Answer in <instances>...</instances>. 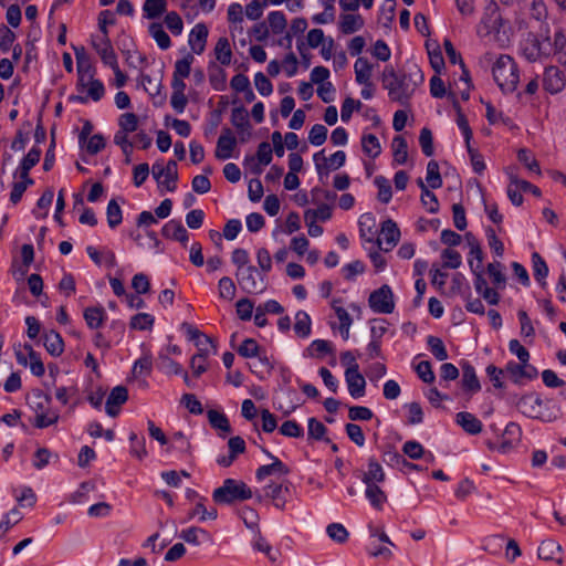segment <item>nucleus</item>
Returning a JSON list of instances; mask_svg holds the SVG:
<instances>
[{
  "label": "nucleus",
  "mask_w": 566,
  "mask_h": 566,
  "mask_svg": "<svg viewBox=\"0 0 566 566\" xmlns=\"http://www.w3.org/2000/svg\"><path fill=\"white\" fill-rule=\"evenodd\" d=\"M423 80V74L417 65H413L409 73H398L392 65H387L381 75L384 88L388 91L390 101L402 106L409 105L417 86L422 84Z\"/></svg>",
  "instance_id": "obj_1"
},
{
  "label": "nucleus",
  "mask_w": 566,
  "mask_h": 566,
  "mask_svg": "<svg viewBox=\"0 0 566 566\" xmlns=\"http://www.w3.org/2000/svg\"><path fill=\"white\" fill-rule=\"evenodd\" d=\"M517 408L524 416L543 422L555 421L560 416V409L553 400L542 399L537 394L524 395Z\"/></svg>",
  "instance_id": "obj_2"
},
{
  "label": "nucleus",
  "mask_w": 566,
  "mask_h": 566,
  "mask_svg": "<svg viewBox=\"0 0 566 566\" xmlns=\"http://www.w3.org/2000/svg\"><path fill=\"white\" fill-rule=\"evenodd\" d=\"M492 72L494 81L503 92L512 93L516 90L520 74L516 63L510 55H500L493 65Z\"/></svg>",
  "instance_id": "obj_3"
},
{
  "label": "nucleus",
  "mask_w": 566,
  "mask_h": 566,
  "mask_svg": "<svg viewBox=\"0 0 566 566\" xmlns=\"http://www.w3.org/2000/svg\"><path fill=\"white\" fill-rule=\"evenodd\" d=\"M252 491L248 484L240 480L226 479L220 488L212 493L216 504H232L237 501H245L252 497Z\"/></svg>",
  "instance_id": "obj_4"
},
{
  "label": "nucleus",
  "mask_w": 566,
  "mask_h": 566,
  "mask_svg": "<svg viewBox=\"0 0 566 566\" xmlns=\"http://www.w3.org/2000/svg\"><path fill=\"white\" fill-rule=\"evenodd\" d=\"M521 54L528 62L533 63L552 55L551 38L546 31L543 40L533 33H528L527 38L521 43Z\"/></svg>",
  "instance_id": "obj_5"
},
{
  "label": "nucleus",
  "mask_w": 566,
  "mask_h": 566,
  "mask_svg": "<svg viewBox=\"0 0 566 566\" xmlns=\"http://www.w3.org/2000/svg\"><path fill=\"white\" fill-rule=\"evenodd\" d=\"M235 277L241 290L248 294H261L268 287V280L264 273L258 271L253 265L235 272Z\"/></svg>",
  "instance_id": "obj_6"
},
{
  "label": "nucleus",
  "mask_w": 566,
  "mask_h": 566,
  "mask_svg": "<svg viewBox=\"0 0 566 566\" xmlns=\"http://www.w3.org/2000/svg\"><path fill=\"white\" fill-rule=\"evenodd\" d=\"M369 307L379 314H391L395 310L394 294L389 285L384 284L370 293Z\"/></svg>",
  "instance_id": "obj_7"
},
{
  "label": "nucleus",
  "mask_w": 566,
  "mask_h": 566,
  "mask_svg": "<svg viewBox=\"0 0 566 566\" xmlns=\"http://www.w3.org/2000/svg\"><path fill=\"white\" fill-rule=\"evenodd\" d=\"M261 451L272 460L271 464L261 465L258 468L255 472V478L258 481H263L265 478L270 475H287L290 473V468L283 463L277 457L273 455L266 448L260 447Z\"/></svg>",
  "instance_id": "obj_8"
},
{
  "label": "nucleus",
  "mask_w": 566,
  "mask_h": 566,
  "mask_svg": "<svg viewBox=\"0 0 566 566\" xmlns=\"http://www.w3.org/2000/svg\"><path fill=\"white\" fill-rule=\"evenodd\" d=\"M91 44L105 65H116L117 56L108 35H92Z\"/></svg>",
  "instance_id": "obj_9"
},
{
  "label": "nucleus",
  "mask_w": 566,
  "mask_h": 566,
  "mask_svg": "<svg viewBox=\"0 0 566 566\" xmlns=\"http://www.w3.org/2000/svg\"><path fill=\"white\" fill-rule=\"evenodd\" d=\"M481 24L485 29V35L490 33L500 34L505 25V21L499 12V7L492 2L486 7V11L481 20Z\"/></svg>",
  "instance_id": "obj_10"
},
{
  "label": "nucleus",
  "mask_w": 566,
  "mask_h": 566,
  "mask_svg": "<svg viewBox=\"0 0 566 566\" xmlns=\"http://www.w3.org/2000/svg\"><path fill=\"white\" fill-rule=\"evenodd\" d=\"M291 482L285 480L282 483L271 482L264 488L265 496L271 499L274 506L284 510L286 505L285 494L290 493Z\"/></svg>",
  "instance_id": "obj_11"
},
{
  "label": "nucleus",
  "mask_w": 566,
  "mask_h": 566,
  "mask_svg": "<svg viewBox=\"0 0 566 566\" xmlns=\"http://www.w3.org/2000/svg\"><path fill=\"white\" fill-rule=\"evenodd\" d=\"M565 86L564 73L554 65L545 67L543 87L551 94L559 93Z\"/></svg>",
  "instance_id": "obj_12"
},
{
  "label": "nucleus",
  "mask_w": 566,
  "mask_h": 566,
  "mask_svg": "<svg viewBox=\"0 0 566 566\" xmlns=\"http://www.w3.org/2000/svg\"><path fill=\"white\" fill-rule=\"evenodd\" d=\"M345 380L347 384L349 395L357 399L361 398L366 394V380L360 374L359 369L346 368Z\"/></svg>",
  "instance_id": "obj_13"
},
{
  "label": "nucleus",
  "mask_w": 566,
  "mask_h": 566,
  "mask_svg": "<svg viewBox=\"0 0 566 566\" xmlns=\"http://www.w3.org/2000/svg\"><path fill=\"white\" fill-rule=\"evenodd\" d=\"M235 146L237 139L232 130L228 127H224L217 142L214 154L216 158H218L219 160H226L230 158Z\"/></svg>",
  "instance_id": "obj_14"
},
{
  "label": "nucleus",
  "mask_w": 566,
  "mask_h": 566,
  "mask_svg": "<svg viewBox=\"0 0 566 566\" xmlns=\"http://www.w3.org/2000/svg\"><path fill=\"white\" fill-rule=\"evenodd\" d=\"M128 400V390L125 386L114 387L106 400V413L109 417H116L119 413V407Z\"/></svg>",
  "instance_id": "obj_15"
},
{
  "label": "nucleus",
  "mask_w": 566,
  "mask_h": 566,
  "mask_svg": "<svg viewBox=\"0 0 566 566\" xmlns=\"http://www.w3.org/2000/svg\"><path fill=\"white\" fill-rule=\"evenodd\" d=\"M231 124L241 134V142H245L251 136L249 113L243 106H238L232 109Z\"/></svg>",
  "instance_id": "obj_16"
},
{
  "label": "nucleus",
  "mask_w": 566,
  "mask_h": 566,
  "mask_svg": "<svg viewBox=\"0 0 566 566\" xmlns=\"http://www.w3.org/2000/svg\"><path fill=\"white\" fill-rule=\"evenodd\" d=\"M161 234L166 239L180 242L184 247L187 245L189 233L179 220L172 219L168 221L161 229Z\"/></svg>",
  "instance_id": "obj_17"
},
{
  "label": "nucleus",
  "mask_w": 566,
  "mask_h": 566,
  "mask_svg": "<svg viewBox=\"0 0 566 566\" xmlns=\"http://www.w3.org/2000/svg\"><path fill=\"white\" fill-rule=\"evenodd\" d=\"M209 31L205 23H197L190 31L188 43L196 54H201L207 44Z\"/></svg>",
  "instance_id": "obj_18"
},
{
  "label": "nucleus",
  "mask_w": 566,
  "mask_h": 566,
  "mask_svg": "<svg viewBox=\"0 0 566 566\" xmlns=\"http://www.w3.org/2000/svg\"><path fill=\"white\" fill-rule=\"evenodd\" d=\"M537 555L543 560H553L557 564L563 562L562 546L553 539L543 541L538 546Z\"/></svg>",
  "instance_id": "obj_19"
},
{
  "label": "nucleus",
  "mask_w": 566,
  "mask_h": 566,
  "mask_svg": "<svg viewBox=\"0 0 566 566\" xmlns=\"http://www.w3.org/2000/svg\"><path fill=\"white\" fill-rule=\"evenodd\" d=\"M380 235L388 245L382 250L388 252L398 243L400 239V230L394 220L387 219L381 223Z\"/></svg>",
  "instance_id": "obj_20"
},
{
  "label": "nucleus",
  "mask_w": 566,
  "mask_h": 566,
  "mask_svg": "<svg viewBox=\"0 0 566 566\" xmlns=\"http://www.w3.org/2000/svg\"><path fill=\"white\" fill-rule=\"evenodd\" d=\"M43 345L46 352L54 357H59L64 350L62 336L53 329L43 335Z\"/></svg>",
  "instance_id": "obj_21"
},
{
  "label": "nucleus",
  "mask_w": 566,
  "mask_h": 566,
  "mask_svg": "<svg viewBox=\"0 0 566 566\" xmlns=\"http://www.w3.org/2000/svg\"><path fill=\"white\" fill-rule=\"evenodd\" d=\"M457 423L470 434H478L482 431L483 428L481 420L467 411L457 413Z\"/></svg>",
  "instance_id": "obj_22"
},
{
  "label": "nucleus",
  "mask_w": 566,
  "mask_h": 566,
  "mask_svg": "<svg viewBox=\"0 0 566 566\" xmlns=\"http://www.w3.org/2000/svg\"><path fill=\"white\" fill-rule=\"evenodd\" d=\"M386 479V474L381 464L374 457L368 459V469L363 473L364 483H381Z\"/></svg>",
  "instance_id": "obj_23"
},
{
  "label": "nucleus",
  "mask_w": 566,
  "mask_h": 566,
  "mask_svg": "<svg viewBox=\"0 0 566 566\" xmlns=\"http://www.w3.org/2000/svg\"><path fill=\"white\" fill-rule=\"evenodd\" d=\"M366 490L365 495L371 506L378 511H381L384 504L387 502L386 493L378 486L377 483H365Z\"/></svg>",
  "instance_id": "obj_24"
},
{
  "label": "nucleus",
  "mask_w": 566,
  "mask_h": 566,
  "mask_svg": "<svg viewBox=\"0 0 566 566\" xmlns=\"http://www.w3.org/2000/svg\"><path fill=\"white\" fill-rule=\"evenodd\" d=\"M207 417L210 426L213 429L221 431V433L219 434L221 438H224L228 433L231 432L229 419L224 413L210 409L207 412Z\"/></svg>",
  "instance_id": "obj_25"
},
{
  "label": "nucleus",
  "mask_w": 566,
  "mask_h": 566,
  "mask_svg": "<svg viewBox=\"0 0 566 566\" xmlns=\"http://www.w3.org/2000/svg\"><path fill=\"white\" fill-rule=\"evenodd\" d=\"M462 388L471 392H478L481 389L474 367L469 364H462Z\"/></svg>",
  "instance_id": "obj_26"
},
{
  "label": "nucleus",
  "mask_w": 566,
  "mask_h": 566,
  "mask_svg": "<svg viewBox=\"0 0 566 566\" xmlns=\"http://www.w3.org/2000/svg\"><path fill=\"white\" fill-rule=\"evenodd\" d=\"M364 27V19L360 14H342L339 30L344 34H352Z\"/></svg>",
  "instance_id": "obj_27"
},
{
  "label": "nucleus",
  "mask_w": 566,
  "mask_h": 566,
  "mask_svg": "<svg viewBox=\"0 0 566 566\" xmlns=\"http://www.w3.org/2000/svg\"><path fill=\"white\" fill-rule=\"evenodd\" d=\"M163 177V181H159V189L164 187L168 191H175L178 181V168L175 160H168L167 165L165 166V172Z\"/></svg>",
  "instance_id": "obj_28"
},
{
  "label": "nucleus",
  "mask_w": 566,
  "mask_h": 566,
  "mask_svg": "<svg viewBox=\"0 0 566 566\" xmlns=\"http://www.w3.org/2000/svg\"><path fill=\"white\" fill-rule=\"evenodd\" d=\"M86 325L91 329L101 327L105 319V310L103 306L86 307L83 313Z\"/></svg>",
  "instance_id": "obj_29"
},
{
  "label": "nucleus",
  "mask_w": 566,
  "mask_h": 566,
  "mask_svg": "<svg viewBox=\"0 0 566 566\" xmlns=\"http://www.w3.org/2000/svg\"><path fill=\"white\" fill-rule=\"evenodd\" d=\"M355 77L358 84H367L371 81L373 65L366 57H358L354 64Z\"/></svg>",
  "instance_id": "obj_30"
},
{
  "label": "nucleus",
  "mask_w": 566,
  "mask_h": 566,
  "mask_svg": "<svg viewBox=\"0 0 566 566\" xmlns=\"http://www.w3.org/2000/svg\"><path fill=\"white\" fill-rule=\"evenodd\" d=\"M166 0H145L143 6L144 15L149 20L159 18L164 12H166Z\"/></svg>",
  "instance_id": "obj_31"
},
{
  "label": "nucleus",
  "mask_w": 566,
  "mask_h": 566,
  "mask_svg": "<svg viewBox=\"0 0 566 566\" xmlns=\"http://www.w3.org/2000/svg\"><path fill=\"white\" fill-rule=\"evenodd\" d=\"M28 403L31 407V409L35 412V416H39V413L49 410V407L51 405V397L38 389L33 391L32 397Z\"/></svg>",
  "instance_id": "obj_32"
},
{
  "label": "nucleus",
  "mask_w": 566,
  "mask_h": 566,
  "mask_svg": "<svg viewBox=\"0 0 566 566\" xmlns=\"http://www.w3.org/2000/svg\"><path fill=\"white\" fill-rule=\"evenodd\" d=\"M533 273L535 280L541 283L542 286L546 285V276L548 275V266L545 260L538 252L532 253Z\"/></svg>",
  "instance_id": "obj_33"
},
{
  "label": "nucleus",
  "mask_w": 566,
  "mask_h": 566,
  "mask_svg": "<svg viewBox=\"0 0 566 566\" xmlns=\"http://www.w3.org/2000/svg\"><path fill=\"white\" fill-rule=\"evenodd\" d=\"M253 548L265 554L271 563H276L280 557V552L274 551L270 543L261 535L258 530L255 539L253 542Z\"/></svg>",
  "instance_id": "obj_34"
},
{
  "label": "nucleus",
  "mask_w": 566,
  "mask_h": 566,
  "mask_svg": "<svg viewBox=\"0 0 566 566\" xmlns=\"http://www.w3.org/2000/svg\"><path fill=\"white\" fill-rule=\"evenodd\" d=\"M394 161L398 165L406 164L408 159V144L405 137L397 135L392 139Z\"/></svg>",
  "instance_id": "obj_35"
},
{
  "label": "nucleus",
  "mask_w": 566,
  "mask_h": 566,
  "mask_svg": "<svg viewBox=\"0 0 566 566\" xmlns=\"http://www.w3.org/2000/svg\"><path fill=\"white\" fill-rule=\"evenodd\" d=\"M149 34L161 50H167L171 46V40L160 23L153 22L149 25Z\"/></svg>",
  "instance_id": "obj_36"
},
{
  "label": "nucleus",
  "mask_w": 566,
  "mask_h": 566,
  "mask_svg": "<svg viewBox=\"0 0 566 566\" xmlns=\"http://www.w3.org/2000/svg\"><path fill=\"white\" fill-rule=\"evenodd\" d=\"M363 151L370 158H376L381 153V146L376 135L365 134L361 137Z\"/></svg>",
  "instance_id": "obj_37"
},
{
  "label": "nucleus",
  "mask_w": 566,
  "mask_h": 566,
  "mask_svg": "<svg viewBox=\"0 0 566 566\" xmlns=\"http://www.w3.org/2000/svg\"><path fill=\"white\" fill-rule=\"evenodd\" d=\"M179 537L185 542L197 546L200 545L201 543L200 537H202L203 539H209L210 535L207 531L200 527L191 526L187 530H182L181 533L179 534Z\"/></svg>",
  "instance_id": "obj_38"
},
{
  "label": "nucleus",
  "mask_w": 566,
  "mask_h": 566,
  "mask_svg": "<svg viewBox=\"0 0 566 566\" xmlns=\"http://www.w3.org/2000/svg\"><path fill=\"white\" fill-rule=\"evenodd\" d=\"M214 54L216 59L222 64V65H229L232 57V51L230 48L229 40L224 36L220 38L217 41V44L214 46Z\"/></svg>",
  "instance_id": "obj_39"
},
{
  "label": "nucleus",
  "mask_w": 566,
  "mask_h": 566,
  "mask_svg": "<svg viewBox=\"0 0 566 566\" xmlns=\"http://www.w3.org/2000/svg\"><path fill=\"white\" fill-rule=\"evenodd\" d=\"M311 317L304 311H298L295 315L294 332L297 336L305 338L311 334Z\"/></svg>",
  "instance_id": "obj_40"
},
{
  "label": "nucleus",
  "mask_w": 566,
  "mask_h": 566,
  "mask_svg": "<svg viewBox=\"0 0 566 566\" xmlns=\"http://www.w3.org/2000/svg\"><path fill=\"white\" fill-rule=\"evenodd\" d=\"M87 97L92 98L94 102H98L103 98L105 94V87L102 81L94 78V74H88L87 76Z\"/></svg>",
  "instance_id": "obj_41"
},
{
  "label": "nucleus",
  "mask_w": 566,
  "mask_h": 566,
  "mask_svg": "<svg viewBox=\"0 0 566 566\" xmlns=\"http://www.w3.org/2000/svg\"><path fill=\"white\" fill-rule=\"evenodd\" d=\"M130 441V454L136 457L138 460H143L148 455L146 450V440L144 437H138L136 432L129 433Z\"/></svg>",
  "instance_id": "obj_42"
},
{
  "label": "nucleus",
  "mask_w": 566,
  "mask_h": 566,
  "mask_svg": "<svg viewBox=\"0 0 566 566\" xmlns=\"http://www.w3.org/2000/svg\"><path fill=\"white\" fill-rule=\"evenodd\" d=\"M41 154L42 151L39 147H32L21 160L18 170H23V176H27V174L39 164Z\"/></svg>",
  "instance_id": "obj_43"
},
{
  "label": "nucleus",
  "mask_w": 566,
  "mask_h": 566,
  "mask_svg": "<svg viewBox=\"0 0 566 566\" xmlns=\"http://www.w3.org/2000/svg\"><path fill=\"white\" fill-rule=\"evenodd\" d=\"M307 355L311 357H323L333 353L332 343L324 339H315L306 348Z\"/></svg>",
  "instance_id": "obj_44"
},
{
  "label": "nucleus",
  "mask_w": 566,
  "mask_h": 566,
  "mask_svg": "<svg viewBox=\"0 0 566 566\" xmlns=\"http://www.w3.org/2000/svg\"><path fill=\"white\" fill-rule=\"evenodd\" d=\"M426 181L431 189L442 187V177L440 175L439 164L436 160H430L427 165Z\"/></svg>",
  "instance_id": "obj_45"
},
{
  "label": "nucleus",
  "mask_w": 566,
  "mask_h": 566,
  "mask_svg": "<svg viewBox=\"0 0 566 566\" xmlns=\"http://www.w3.org/2000/svg\"><path fill=\"white\" fill-rule=\"evenodd\" d=\"M24 349L28 352L30 358L31 373L36 377L43 376L45 368L41 360L40 354L36 353L30 344H24Z\"/></svg>",
  "instance_id": "obj_46"
},
{
  "label": "nucleus",
  "mask_w": 566,
  "mask_h": 566,
  "mask_svg": "<svg viewBox=\"0 0 566 566\" xmlns=\"http://www.w3.org/2000/svg\"><path fill=\"white\" fill-rule=\"evenodd\" d=\"M107 223L109 228L114 229L122 223L123 212L115 199L109 200L106 208Z\"/></svg>",
  "instance_id": "obj_47"
},
{
  "label": "nucleus",
  "mask_w": 566,
  "mask_h": 566,
  "mask_svg": "<svg viewBox=\"0 0 566 566\" xmlns=\"http://www.w3.org/2000/svg\"><path fill=\"white\" fill-rule=\"evenodd\" d=\"M427 345L438 360L443 361L448 358V352L441 338L430 335L427 338Z\"/></svg>",
  "instance_id": "obj_48"
},
{
  "label": "nucleus",
  "mask_w": 566,
  "mask_h": 566,
  "mask_svg": "<svg viewBox=\"0 0 566 566\" xmlns=\"http://www.w3.org/2000/svg\"><path fill=\"white\" fill-rule=\"evenodd\" d=\"M374 182L378 188V200L382 203H388L392 197V190L388 179L384 176H377Z\"/></svg>",
  "instance_id": "obj_49"
},
{
  "label": "nucleus",
  "mask_w": 566,
  "mask_h": 566,
  "mask_svg": "<svg viewBox=\"0 0 566 566\" xmlns=\"http://www.w3.org/2000/svg\"><path fill=\"white\" fill-rule=\"evenodd\" d=\"M260 349L261 347L255 339L245 338L237 350L241 357L253 358L255 356H260Z\"/></svg>",
  "instance_id": "obj_50"
},
{
  "label": "nucleus",
  "mask_w": 566,
  "mask_h": 566,
  "mask_svg": "<svg viewBox=\"0 0 566 566\" xmlns=\"http://www.w3.org/2000/svg\"><path fill=\"white\" fill-rule=\"evenodd\" d=\"M269 25L274 34H281L286 28V18L282 11H273L268 15Z\"/></svg>",
  "instance_id": "obj_51"
},
{
  "label": "nucleus",
  "mask_w": 566,
  "mask_h": 566,
  "mask_svg": "<svg viewBox=\"0 0 566 566\" xmlns=\"http://www.w3.org/2000/svg\"><path fill=\"white\" fill-rule=\"evenodd\" d=\"M195 57L191 53H187L182 59L177 60L175 63V71L172 76L188 77L191 72V64Z\"/></svg>",
  "instance_id": "obj_52"
},
{
  "label": "nucleus",
  "mask_w": 566,
  "mask_h": 566,
  "mask_svg": "<svg viewBox=\"0 0 566 566\" xmlns=\"http://www.w3.org/2000/svg\"><path fill=\"white\" fill-rule=\"evenodd\" d=\"M381 460L389 467L400 468L403 457L392 446H387L381 451Z\"/></svg>",
  "instance_id": "obj_53"
},
{
  "label": "nucleus",
  "mask_w": 566,
  "mask_h": 566,
  "mask_svg": "<svg viewBox=\"0 0 566 566\" xmlns=\"http://www.w3.org/2000/svg\"><path fill=\"white\" fill-rule=\"evenodd\" d=\"M501 268L502 264L500 262L489 263L486 268L493 285L497 289H503L506 283V277L502 273Z\"/></svg>",
  "instance_id": "obj_54"
},
{
  "label": "nucleus",
  "mask_w": 566,
  "mask_h": 566,
  "mask_svg": "<svg viewBox=\"0 0 566 566\" xmlns=\"http://www.w3.org/2000/svg\"><path fill=\"white\" fill-rule=\"evenodd\" d=\"M153 369V361L150 357L144 356L135 361L132 374L135 378L147 377Z\"/></svg>",
  "instance_id": "obj_55"
},
{
  "label": "nucleus",
  "mask_w": 566,
  "mask_h": 566,
  "mask_svg": "<svg viewBox=\"0 0 566 566\" xmlns=\"http://www.w3.org/2000/svg\"><path fill=\"white\" fill-rule=\"evenodd\" d=\"M327 431V428L325 424L321 421H318L316 418H310L308 419V437L314 440H324L326 442H331L328 438L324 439V436Z\"/></svg>",
  "instance_id": "obj_56"
},
{
  "label": "nucleus",
  "mask_w": 566,
  "mask_h": 566,
  "mask_svg": "<svg viewBox=\"0 0 566 566\" xmlns=\"http://www.w3.org/2000/svg\"><path fill=\"white\" fill-rule=\"evenodd\" d=\"M155 318L147 313H138L130 319V327L138 331L150 329L154 325Z\"/></svg>",
  "instance_id": "obj_57"
},
{
  "label": "nucleus",
  "mask_w": 566,
  "mask_h": 566,
  "mask_svg": "<svg viewBox=\"0 0 566 566\" xmlns=\"http://www.w3.org/2000/svg\"><path fill=\"white\" fill-rule=\"evenodd\" d=\"M517 158L530 171L541 174L539 164L530 149L521 148L517 153Z\"/></svg>",
  "instance_id": "obj_58"
},
{
  "label": "nucleus",
  "mask_w": 566,
  "mask_h": 566,
  "mask_svg": "<svg viewBox=\"0 0 566 566\" xmlns=\"http://www.w3.org/2000/svg\"><path fill=\"white\" fill-rule=\"evenodd\" d=\"M219 296L224 300H233L235 296V284L233 280L229 276H223L219 280Z\"/></svg>",
  "instance_id": "obj_59"
},
{
  "label": "nucleus",
  "mask_w": 566,
  "mask_h": 566,
  "mask_svg": "<svg viewBox=\"0 0 566 566\" xmlns=\"http://www.w3.org/2000/svg\"><path fill=\"white\" fill-rule=\"evenodd\" d=\"M22 517L21 512L15 507L7 513L0 522V536H3L13 525L18 524Z\"/></svg>",
  "instance_id": "obj_60"
},
{
  "label": "nucleus",
  "mask_w": 566,
  "mask_h": 566,
  "mask_svg": "<svg viewBox=\"0 0 566 566\" xmlns=\"http://www.w3.org/2000/svg\"><path fill=\"white\" fill-rule=\"evenodd\" d=\"M419 144H420L422 153L427 157H430L433 155V153H434L433 136H432V132L428 127H423L420 130Z\"/></svg>",
  "instance_id": "obj_61"
},
{
  "label": "nucleus",
  "mask_w": 566,
  "mask_h": 566,
  "mask_svg": "<svg viewBox=\"0 0 566 566\" xmlns=\"http://www.w3.org/2000/svg\"><path fill=\"white\" fill-rule=\"evenodd\" d=\"M327 535L336 543L343 544L348 539V532L340 523H332L326 528Z\"/></svg>",
  "instance_id": "obj_62"
},
{
  "label": "nucleus",
  "mask_w": 566,
  "mask_h": 566,
  "mask_svg": "<svg viewBox=\"0 0 566 566\" xmlns=\"http://www.w3.org/2000/svg\"><path fill=\"white\" fill-rule=\"evenodd\" d=\"M165 23L174 35H180L184 30V22L176 11H170L165 17Z\"/></svg>",
  "instance_id": "obj_63"
},
{
  "label": "nucleus",
  "mask_w": 566,
  "mask_h": 566,
  "mask_svg": "<svg viewBox=\"0 0 566 566\" xmlns=\"http://www.w3.org/2000/svg\"><path fill=\"white\" fill-rule=\"evenodd\" d=\"M402 452L412 460H419L424 455V448L418 441L409 440L403 443Z\"/></svg>",
  "instance_id": "obj_64"
}]
</instances>
